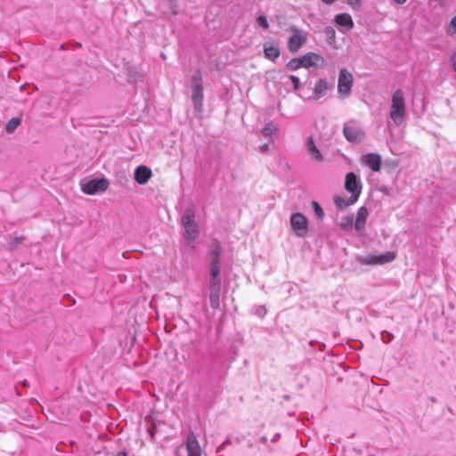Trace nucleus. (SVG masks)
Masks as SVG:
<instances>
[{"label": "nucleus", "mask_w": 456, "mask_h": 456, "mask_svg": "<svg viewBox=\"0 0 456 456\" xmlns=\"http://www.w3.org/2000/svg\"><path fill=\"white\" fill-rule=\"evenodd\" d=\"M181 224L183 228V238L187 246L195 248V241L200 235V227L195 221V209L191 206L184 209L181 216Z\"/></svg>", "instance_id": "1"}, {"label": "nucleus", "mask_w": 456, "mask_h": 456, "mask_svg": "<svg viewBox=\"0 0 456 456\" xmlns=\"http://www.w3.org/2000/svg\"><path fill=\"white\" fill-rule=\"evenodd\" d=\"M406 103L404 94L401 89L395 90L391 97V109L389 118L396 125L400 126L404 120Z\"/></svg>", "instance_id": "2"}, {"label": "nucleus", "mask_w": 456, "mask_h": 456, "mask_svg": "<svg viewBox=\"0 0 456 456\" xmlns=\"http://www.w3.org/2000/svg\"><path fill=\"white\" fill-rule=\"evenodd\" d=\"M202 80L203 76L200 69H196L191 77V100L196 113H200L203 110L204 88Z\"/></svg>", "instance_id": "3"}, {"label": "nucleus", "mask_w": 456, "mask_h": 456, "mask_svg": "<svg viewBox=\"0 0 456 456\" xmlns=\"http://www.w3.org/2000/svg\"><path fill=\"white\" fill-rule=\"evenodd\" d=\"M345 189L350 195L351 203H355L362 193V182L354 172H349L345 177Z\"/></svg>", "instance_id": "4"}, {"label": "nucleus", "mask_w": 456, "mask_h": 456, "mask_svg": "<svg viewBox=\"0 0 456 456\" xmlns=\"http://www.w3.org/2000/svg\"><path fill=\"white\" fill-rule=\"evenodd\" d=\"M110 186L106 177L93 178L81 183V191L87 195H95L105 191Z\"/></svg>", "instance_id": "5"}, {"label": "nucleus", "mask_w": 456, "mask_h": 456, "mask_svg": "<svg viewBox=\"0 0 456 456\" xmlns=\"http://www.w3.org/2000/svg\"><path fill=\"white\" fill-rule=\"evenodd\" d=\"M290 226L297 237H305L308 232V219L300 212L293 213L289 219Z\"/></svg>", "instance_id": "6"}, {"label": "nucleus", "mask_w": 456, "mask_h": 456, "mask_svg": "<svg viewBox=\"0 0 456 456\" xmlns=\"http://www.w3.org/2000/svg\"><path fill=\"white\" fill-rule=\"evenodd\" d=\"M352 86V74L346 68L341 69L338 74V93L342 97H347L351 94Z\"/></svg>", "instance_id": "7"}, {"label": "nucleus", "mask_w": 456, "mask_h": 456, "mask_svg": "<svg viewBox=\"0 0 456 456\" xmlns=\"http://www.w3.org/2000/svg\"><path fill=\"white\" fill-rule=\"evenodd\" d=\"M343 134L346 139L350 142H361L364 137V132L357 126L344 125Z\"/></svg>", "instance_id": "8"}, {"label": "nucleus", "mask_w": 456, "mask_h": 456, "mask_svg": "<svg viewBox=\"0 0 456 456\" xmlns=\"http://www.w3.org/2000/svg\"><path fill=\"white\" fill-rule=\"evenodd\" d=\"M362 163L371 169L372 172H379L382 159L379 153H367L362 155Z\"/></svg>", "instance_id": "9"}, {"label": "nucleus", "mask_w": 456, "mask_h": 456, "mask_svg": "<svg viewBox=\"0 0 456 456\" xmlns=\"http://www.w3.org/2000/svg\"><path fill=\"white\" fill-rule=\"evenodd\" d=\"M151 175V169L144 165L138 166L134 172V179L140 185L146 184Z\"/></svg>", "instance_id": "10"}, {"label": "nucleus", "mask_w": 456, "mask_h": 456, "mask_svg": "<svg viewBox=\"0 0 456 456\" xmlns=\"http://www.w3.org/2000/svg\"><path fill=\"white\" fill-rule=\"evenodd\" d=\"M210 248L209 264L221 265V255L223 253L221 241L216 238L213 239L210 243Z\"/></svg>", "instance_id": "11"}, {"label": "nucleus", "mask_w": 456, "mask_h": 456, "mask_svg": "<svg viewBox=\"0 0 456 456\" xmlns=\"http://www.w3.org/2000/svg\"><path fill=\"white\" fill-rule=\"evenodd\" d=\"M186 449L188 456H201V449L193 432H190L187 436Z\"/></svg>", "instance_id": "12"}, {"label": "nucleus", "mask_w": 456, "mask_h": 456, "mask_svg": "<svg viewBox=\"0 0 456 456\" xmlns=\"http://www.w3.org/2000/svg\"><path fill=\"white\" fill-rule=\"evenodd\" d=\"M300 58L302 61L303 68L305 69L315 67L319 64V62L322 63L324 61V59L321 54L313 52L306 53Z\"/></svg>", "instance_id": "13"}, {"label": "nucleus", "mask_w": 456, "mask_h": 456, "mask_svg": "<svg viewBox=\"0 0 456 456\" xmlns=\"http://www.w3.org/2000/svg\"><path fill=\"white\" fill-rule=\"evenodd\" d=\"M367 218L368 209L366 208V207L362 206L359 208L354 221V229L359 234H362L364 232Z\"/></svg>", "instance_id": "14"}, {"label": "nucleus", "mask_w": 456, "mask_h": 456, "mask_svg": "<svg viewBox=\"0 0 456 456\" xmlns=\"http://www.w3.org/2000/svg\"><path fill=\"white\" fill-rule=\"evenodd\" d=\"M334 21L338 28L348 31L353 28L354 21L350 14L346 12L338 13L335 16Z\"/></svg>", "instance_id": "15"}, {"label": "nucleus", "mask_w": 456, "mask_h": 456, "mask_svg": "<svg viewBox=\"0 0 456 456\" xmlns=\"http://www.w3.org/2000/svg\"><path fill=\"white\" fill-rule=\"evenodd\" d=\"M306 37L301 34L292 35L288 41V48L290 53H295L305 43Z\"/></svg>", "instance_id": "16"}, {"label": "nucleus", "mask_w": 456, "mask_h": 456, "mask_svg": "<svg viewBox=\"0 0 456 456\" xmlns=\"http://www.w3.org/2000/svg\"><path fill=\"white\" fill-rule=\"evenodd\" d=\"M210 287H221V265L209 264Z\"/></svg>", "instance_id": "17"}, {"label": "nucleus", "mask_w": 456, "mask_h": 456, "mask_svg": "<svg viewBox=\"0 0 456 456\" xmlns=\"http://www.w3.org/2000/svg\"><path fill=\"white\" fill-rule=\"evenodd\" d=\"M306 150L311 158L316 162H322L323 160L322 154L317 148L312 136H308L306 139Z\"/></svg>", "instance_id": "18"}, {"label": "nucleus", "mask_w": 456, "mask_h": 456, "mask_svg": "<svg viewBox=\"0 0 456 456\" xmlns=\"http://www.w3.org/2000/svg\"><path fill=\"white\" fill-rule=\"evenodd\" d=\"M329 89V83L327 81V79L325 78H319L316 82H315V85H314V97H309L308 99L311 100V99H314V100H316V99H319L322 96H324L326 94V92L328 91Z\"/></svg>", "instance_id": "19"}, {"label": "nucleus", "mask_w": 456, "mask_h": 456, "mask_svg": "<svg viewBox=\"0 0 456 456\" xmlns=\"http://www.w3.org/2000/svg\"><path fill=\"white\" fill-rule=\"evenodd\" d=\"M220 289L221 287H210L209 301L214 310L218 309L220 305Z\"/></svg>", "instance_id": "20"}, {"label": "nucleus", "mask_w": 456, "mask_h": 456, "mask_svg": "<svg viewBox=\"0 0 456 456\" xmlns=\"http://www.w3.org/2000/svg\"><path fill=\"white\" fill-rule=\"evenodd\" d=\"M264 53L266 59L274 61L280 56L281 52L278 46L269 45L264 47Z\"/></svg>", "instance_id": "21"}, {"label": "nucleus", "mask_w": 456, "mask_h": 456, "mask_svg": "<svg viewBox=\"0 0 456 456\" xmlns=\"http://www.w3.org/2000/svg\"><path fill=\"white\" fill-rule=\"evenodd\" d=\"M339 227L345 232L351 231L354 227V216L347 215L343 216L339 223Z\"/></svg>", "instance_id": "22"}, {"label": "nucleus", "mask_w": 456, "mask_h": 456, "mask_svg": "<svg viewBox=\"0 0 456 456\" xmlns=\"http://www.w3.org/2000/svg\"><path fill=\"white\" fill-rule=\"evenodd\" d=\"M334 204L340 210H344L349 206L354 205V203H351L350 197L348 199H346L344 197L337 195L334 197Z\"/></svg>", "instance_id": "23"}, {"label": "nucleus", "mask_w": 456, "mask_h": 456, "mask_svg": "<svg viewBox=\"0 0 456 456\" xmlns=\"http://www.w3.org/2000/svg\"><path fill=\"white\" fill-rule=\"evenodd\" d=\"M380 256H377V255L366 256H358L357 260L362 265H379V258Z\"/></svg>", "instance_id": "24"}, {"label": "nucleus", "mask_w": 456, "mask_h": 456, "mask_svg": "<svg viewBox=\"0 0 456 456\" xmlns=\"http://www.w3.org/2000/svg\"><path fill=\"white\" fill-rule=\"evenodd\" d=\"M21 120L20 118H12L5 125V131L8 134L13 133L20 125Z\"/></svg>", "instance_id": "25"}, {"label": "nucleus", "mask_w": 456, "mask_h": 456, "mask_svg": "<svg viewBox=\"0 0 456 456\" xmlns=\"http://www.w3.org/2000/svg\"><path fill=\"white\" fill-rule=\"evenodd\" d=\"M286 68L289 71H295L299 68H303L301 58H293L287 62Z\"/></svg>", "instance_id": "26"}, {"label": "nucleus", "mask_w": 456, "mask_h": 456, "mask_svg": "<svg viewBox=\"0 0 456 456\" xmlns=\"http://www.w3.org/2000/svg\"><path fill=\"white\" fill-rule=\"evenodd\" d=\"M311 204H312L313 211H314V215L316 216L317 219L320 221H322L325 216V214H324V211H323L322 206L315 200H313Z\"/></svg>", "instance_id": "27"}, {"label": "nucleus", "mask_w": 456, "mask_h": 456, "mask_svg": "<svg viewBox=\"0 0 456 456\" xmlns=\"http://www.w3.org/2000/svg\"><path fill=\"white\" fill-rule=\"evenodd\" d=\"M377 256H380L379 258V265H382L392 262L395 257V254L394 252H386L385 254L377 255Z\"/></svg>", "instance_id": "28"}, {"label": "nucleus", "mask_w": 456, "mask_h": 456, "mask_svg": "<svg viewBox=\"0 0 456 456\" xmlns=\"http://www.w3.org/2000/svg\"><path fill=\"white\" fill-rule=\"evenodd\" d=\"M276 130L277 129L275 126L272 122H270L264 126V128L262 129V133L265 136H271L276 132Z\"/></svg>", "instance_id": "29"}, {"label": "nucleus", "mask_w": 456, "mask_h": 456, "mask_svg": "<svg viewBox=\"0 0 456 456\" xmlns=\"http://www.w3.org/2000/svg\"><path fill=\"white\" fill-rule=\"evenodd\" d=\"M25 240L24 236H17L14 237L10 242H9V248L10 250H14L17 248V247L21 244Z\"/></svg>", "instance_id": "30"}, {"label": "nucleus", "mask_w": 456, "mask_h": 456, "mask_svg": "<svg viewBox=\"0 0 456 456\" xmlns=\"http://www.w3.org/2000/svg\"><path fill=\"white\" fill-rule=\"evenodd\" d=\"M256 24L264 28V29H268L269 28V23H268V20L266 19V17L265 15H258L256 20Z\"/></svg>", "instance_id": "31"}, {"label": "nucleus", "mask_w": 456, "mask_h": 456, "mask_svg": "<svg viewBox=\"0 0 456 456\" xmlns=\"http://www.w3.org/2000/svg\"><path fill=\"white\" fill-rule=\"evenodd\" d=\"M288 80H289L292 83L294 91L299 90L301 86V82L299 77L294 75L287 76Z\"/></svg>", "instance_id": "32"}, {"label": "nucleus", "mask_w": 456, "mask_h": 456, "mask_svg": "<svg viewBox=\"0 0 456 456\" xmlns=\"http://www.w3.org/2000/svg\"><path fill=\"white\" fill-rule=\"evenodd\" d=\"M447 35L456 34V15L451 20L449 26L446 28Z\"/></svg>", "instance_id": "33"}, {"label": "nucleus", "mask_w": 456, "mask_h": 456, "mask_svg": "<svg viewBox=\"0 0 456 456\" xmlns=\"http://www.w3.org/2000/svg\"><path fill=\"white\" fill-rule=\"evenodd\" d=\"M393 338H394V337H393L392 333H390V332H388V331H387V330H383V331L381 332V339H382V341H383L384 343H389V342H391V341H392V339H393Z\"/></svg>", "instance_id": "34"}, {"label": "nucleus", "mask_w": 456, "mask_h": 456, "mask_svg": "<svg viewBox=\"0 0 456 456\" xmlns=\"http://www.w3.org/2000/svg\"><path fill=\"white\" fill-rule=\"evenodd\" d=\"M324 32H325L326 36L328 37H330V39L335 38V30L331 27H326Z\"/></svg>", "instance_id": "35"}, {"label": "nucleus", "mask_w": 456, "mask_h": 456, "mask_svg": "<svg viewBox=\"0 0 456 456\" xmlns=\"http://www.w3.org/2000/svg\"><path fill=\"white\" fill-rule=\"evenodd\" d=\"M347 4L353 9H356V8L360 7V0H347Z\"/></svg>", "instance_id": "36"}, {"label": "nucleus", "mask_w": 456, "mask_h": 456, "mask_svg": "<svg viewBox=\"0 0 456 456\" xmlns=\"http://www.w3.org/2000/svg\"><path fill=\"white\" fill-rule=\"evenodd\" d=\"M451 64L453 71L456 73V52L451 56Z\"/></svg>", "instance_id": "37"}, {"label": "nucleus", "mask_w": 456, "mask_h": 456, "mask_svg": "<svg viewBox=\"0 0 456 456\" xmlns=\"http://www.w3.org/2000/svg\"><path fill=\"white\" fill-rule=\"evenodd\" d=\"M259 149H260V151H261L262 152H265V151H268V149H269V145H268V144H266V143H265V144L261 145V146L259 147Z\"/></svg>", "instance_id": "38"}, {"label": "nucleus", "mask_w": 456, "mask_h": 456, "mask_svg": "<svg viewBox=\"0 0 456 456\" xmlns=\"http://www.w3.org/2000/svg\"><path fill=\"white\" fill-rule=\"evenodd\" d=\"M280 436H281V435L279 433L275 434L273 436V437L272 438V442L275 443L280 438Z\"/></svg>", "instance_id": "39"}, {"label": "nucleus", "mask_w": 456, "mask_h": 456, "mask_svg": "<svg viewBox=\"0 0 456 456\" xmlns=\"http://www.w3.org/2000/svg\"><path fill=\"white\" fill-rule=\"evenodd\" d=\"M324 4H333L336 0H322Z\"/></svg>", "instance_id": "40"}, {"label": "nucleus", "mask_w": 456, "mask_h": 456, "mask_svg": "<svg viewBox=\"0 0 456 456\" xmlns=\"http://www.w3.org/2000/svg\"><path fill=\"white\" fill-rule=\"evenodd\" d=\"M262 311L264 312V314L266 313V309L264 306H260V309L256 312V314H261Z\"/></svg>", "instance_id": "41"}, {"label": "nucleus", "mask_w": 456, "mask_h": 456, "mask_svg": "<svg viewBox=\"0 0 456 456\" xmlns=\"http://www.w3.org/2000/svg\"><path fill=\"white\" fill-rule=\"evenodd\" d=\"M398 4H403L407 0H394Z\"/></svg>", "instance_id": "42"}, {"label": "nucleus", "mask_w": 456, "mask_h": 456, "mask_svg": "<svg viewBox=\"0 0 456 456\" xmlns=\"http://www.w3.org/2000/svg\"><path fill=\"white\" fill-rule=\"evenodd\" d=\"M116 456H127V453L126 452H119Z\"/></svg>", "instance_id": "43"}, {"label": "nucleus", "mask_w": 456, "mask_h": 456, "mask_svg": "<svg viewBox=\"0 0 456 456\" xmlns=\"http://www.w3.org/2000/svg\"><path fill=\"white\" fill-rule=\"evenodd\" d=\"M192 351H193V353H194L195 354H200V350H199L198 348H196V346H193Z\"/></svg>", "instance_id": "44"}, {"label": "nucleus", "mask_w": 456, "mask_h": 456, "mask_svg": "<svg viewBox=\"0 0 456 456\" xmlns=\"http://www.w3.org/2000/svg\"><path fill=\"white\" fill-rule=\"evenodd\" d=\"M381 191H383V192H387V187L382 188V189H381Z\"/></svg>", "instance_id": "45"}, {"label": "nucleus", "mask_w": 456, "mask_h": 456, "mask_svg": "<svg viewBox=\"0 0 456 456\" xmlns=\"http://www.w3.org/2000/svg\"><path fill=\"white\" fill-rule=\"evenodd\" d=\"M261 440H262V442H265V441H266V437H265V436H263V437L261 438Z\"/></svg>", "instance_id": "46"}, {"label": "nucleus", "mask_w": 456, "mask_h": 456, "mask_svg": "<svg viewBox=\"0 0 456 456\" xmlns=\"http://www.w3.org/2000/svg\"><path fill=\"white\" fill-rule=\"evenodd\" d=\"M60 48H61V50H64V49H65L64 45H61Z\"/></svg>", "instance_id": "47"}]
</instances>
